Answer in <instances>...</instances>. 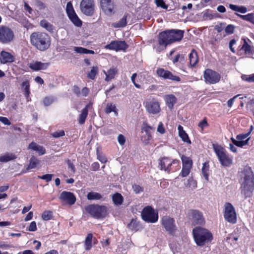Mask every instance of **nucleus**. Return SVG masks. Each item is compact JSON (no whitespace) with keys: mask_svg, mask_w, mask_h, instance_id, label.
<instances>
[{"mask_svg":"<svg viewBox=\"0 0 254 254\" xmlns=\"http://www.w3.org/2000/svg\"><path fill=\"white\" fill-rule=\"evenodd\" d=\"M31 44L37 50L44 51L47 50L51 45V38L46 33L35 32L30 35Z\"/></svg>","mask_w":254,"mask_h":254,"instance_id":"f257e3e1","label":"nucleus"},{"mask_svg":"<svg viewBox=\"0 0 254 254\" xmlns=\"http://www.w3.org/2000/svg\"><path fill=\"white\" fill-rule=\"evenodd\" d=\"M242 191L246 196H250L254 188V175L250 167L246 168L241 179Z\"/></svg>","mask_w":254,"mask_h":254,"instance_id":"f03ea898","label":"nucleus"},{"mask_svg":"<svg viewBox=\"0 0 254 254\" xmlns=\"http://www.w3.org/2000/svg\"><path fill=\"white\" fill-rule=\"evenodd\" d=\"M192 234L194 241L198 246H203L213 239L212 233L202 227H195L192 230Z\"/></svg>","mask_w":254,"mask_h":254,"instance_id":"7ed1b4c3","label":"nucleus"},{"mask_svg":"<svg viewBox=\"0 0 254 254\" xmlns=\"http://www.w3.org/2000/svg\"><path fill=\"white\" fill-rule=\"evenodd\" d=\"M84 209L91 216L97 219H104L109 214L108 208L103 205L89 204L85 206Z\"/></svg>","mask_w":254,"mask_h":254,"instance_id":"20e7f679","label":"nucleus"},{"mask_svg":"<svg viewBox=\"0 0 254 254\" xmlns=\"http://www.w3.org/2000/svg\"><path fill=\"white\" fill-rule=\"evenodd\" d=\"M213 148L222 165L229 166L232 161L226 153L225 150L220 145H213Z\"/></svg>","mask_w":254,"mask_h":254,"instance_id":"39448f33","label":"nucleus"},{"mask_svg":"<svg viewBox=\"0 0 254 254\" xmlns=\"http://www.w3.org/2000/svg\"><path fill=\"white\" fill-rule=\"evenodd\" d=\"M14 38V33L11 29L5 26L0 27V42L8 44L11 42Z\"/></svg>","mask_w":254,"mask_h":254,"instance_id":"423d86ee","label":"nucleus"},{"mask_svg":"<svg viewBox=\"0 0 254 254\" xmlns=\"http://www.w3.org/2000/svg\"><path fill=\"white\" fill-rule=\"evenodd\" d=\"M188 217L193 225H202L205 223L202 214L197 210H189Z\"/></svg>","mask_w":254,"mask_h":254,"instance_id":"0eeeda50","label":"nucleus"},{"mask_svg":"<svg viewBox=\"0 0 254 254\" xmlns=\"http://www.w3.org/2000/svg\"><path fill=\"white\" fill-rule=\"evenodd\" d=\"M141 217L143 220L149 223H154L158 220V214L155 213L154 210L150 206H147L143 208Z\"/></svg>","mask_w":254,"mask_h":254,"instance_id":"6e6552de","label":"nucleus"},{"mask_svg":"<svg viewBox=\"0 0 254 254\" xmlns=\"http://www.w3.org/2000/svg\"><path fill=\"white\" fill-rule=\"evenodd\" d=\"M225 211L224 216L228 222L234 224L237 221L236 213L233 206L229 202L225 203L224 205Z\"/></svg>","mask_w":254,"mask_h":254,"instance_id":"1a4fd4ad","label":"nucleus"},{"mask_svg":"<svg viewBox=\"0 0 254 254\" xmlns=\"http://www.w3.org/2000/svg\"><path fill=\"white\" fill-rule=\"evenodd\" d=\"M80 10L81 12L87 16H91L95 10L94 0H82L80 2Z\"/></svg>","mask_w":254,"mask_h":254,"instance_id":"9d476101","label":"nucleus"},{"mask_svg":"<svg viewBox=\"0 0 254 254\" xmlns=\"http://www.w3.org/2000/svg\"><path fill=\"white\" fill-rule=\"evenodd\" d=\"M205 81L210 84L218 82L220 79V75L217 72L210 69H206L204 72Z\"/></svg>","mask_w":254,"mask_h":254,"instance_id":"9b49d317","label":"nucleus"},{"mask_svg":"<svg viewBox=\"0 0 254 254\" xmlns=\"http://www.w3.org/2000/svg\"><path fill=\"white\" fill-rule=\"evenodd\" d=\"M59 199L63 203L69 205L74 204L76 200L75 196L72 192L67 191H63L60 194Z\"/></svg>","mask_w":254,"mask_h":254,"instance_id":"f8f14e48","label":"nucleus"},{"mask_svg":"<svg viewBox=\"0 0 254 254\" xmlns=\"http://www.w3.org/2000/svg\"><path fill=\"white\" fill-rule=\"evenodd\" d=\"M100 5L106 14L111 15L115 13V5L112 0H100Z\"/></svg>","mask_w":254,"mask_h":254,"instance_id":"ddd939ff","label":"nucleus"},{"mask_svg":"<svg viewBox=\"0 0 254 254\" xmlns=\"http://www.w3.org/2000/svg\"><path fill=\"white\" fill-rule=\"evenodd\" d=\"M127 48L128 45L124 41H113L105 46L106 49L114 50L116 51H125Z\"/></svg>","mask_w":254,"mask_h":254,"instance_id":"4468645a","label":"nucleus"},{"mask_svg":"<svg viewBox=\"0 0 254 254\" xmlns=\"http://www.w3.org/2000/svg\"><path fill=\"white\" fill-rule=\"evenodd\" d=\"M145 104L146 110L149 113L156 114L160 112V104L156 100L153 99L146 102Z\"/></svg>","mask_w":254,"mask_h":254,"instance_id":"2eb2a0df","label":"nucleus"},{"mask_svg":"<svg viewBox=\"0 0 254 254\" xmlns=\"http://www.w3.org/2000/svg\"><path fill=\"white\" fill-rule=\"evenodd\" d=\"M162 225L166 230L172 234L176 230L174 219L169 216H164L162 218Z\"/></svg>","mask_w":254,"mask_h":254,"instance_id":"dca6fc26","label":"nucleus"},{"mask_svg":"<svg viewBox=\"0 0 254 254\" xmlns=\"http://www.w3.org/2000/svg\"><path fill=\"white\" fill-rule=\"evenodd\" d=\"M157 74L165 79H170L174 81H180L181 79L179 76L174 75L169 71L159 68L156 71Z\"/></svg>","mask_w":254,"mask_h":254,"instance_id":"f3484780","label":"nucleus"},{"mask_svg":"<svg viewBox=\"0 0 254 254\" xmlns=\"http://www.w3.org/2000/svg\"><path fill=\"white\" fill-rule=\"evenodd\" d=\"M158 39V44L160 45L164 46L165 47L168 45L172 43L169 30L160 33L159 35Z\"/></svg>","mask_w":254,"mask_h":254,"instance_id":"a211bd4d","label":"nucleus"},{"mask_svg":"<svg viewBox=\"0 0 254 254\" xmlns=\"http://www.w3.org/2000/svg\"><path fill=\"white\" fill-rule=\"evenodd\" d=\"M172 43L176 41H180L183 37L184 31L178 29L169 30Z\"/></svg>","mask_w":254,"mask_h":254,"instance_id":"6ab92c4d","label":"nucleus"},{"mask_svg":"<svg viewBox=\"0 0 254 254\" xmlns=\"http://www.w3.org/2000/svg\"><path fill=\"white\" fill-rule=\"evenodd\" d=\"M49 65V63H42L38 61H33L30 64L29 67L33 70L37 71L46 69Z\"/></svg>","mask_w":254,"mask_h":254,"instance_id":"aec40b11","label":"nucleus"},{"mask_svg":"<svg viewBox=\"0 0 254 254\" xmlns=\"http://www.w3.org/2000/svg\"><path fill=\"white\" fill-rule=\"evenodd\" d=\"M0 61L2 64L11 63L13 61V57L8 52L2 51L0 54Z\"/></svg>","mask_w":254,"mask_h":254,"instance_id":"412c9836","label":"nucleus"},{"mask_svg":"<svg viewBox=\"0 0 254 254\" xmlns=\"http://www.w3.org/2000/svg\"><path fill=\"white\" fill-rule=\"evenodd\" d=\"M28 148L37 151L40 155H43L46 153V150L43 146L39 145L34 142H31L29 145Z\"/></svg>","mask_w":254,"mask_h":254,"instance_id":"4be33fe9","label":"nucleus"},{"mask_svg":"<svg viewBox=\"0 0 254 254\" xmlns=\"http://www.w3.org/2000/svg\"><path fill=\"white\" fill-rule=\"evenodd\" d=\"M161 170L169 171V167L172 165V162L171 160L168 158H162L159 163Z\"/></svg>","mask_w":254,"mask_h":254,"instance_id":"5701e85b","label":"nucleus"},{"mask_svg":"<svg viewBox=\"0 0 254 254\" xmlns=\"http://www.w3.org/2000/svg\"><path fill=\"white\" fill-rule=\"evenodd\" d=\"M104 73L106 75L105 80L109 81L114 78L115 75L118 73V69L116 67H112L107 72L104 71Z\"/></svg>","mask_w":254,"mask_h":254,"instance_id":"b1692460","label":"nucleus"},{"mask_svg":"<svg viewBox=\"0 0 254 254\" xmlns=\"http://www.w3.org/2000/svg\"><path fill=\"white\" fill-rule=\"evenodd\" d=\"M190 63L191 66H194L198 61V55L196 51L192 49L189 55Z\"/></svg>","mask_w":254,"mask_h":254,"instance_id":"393cba45","label":"nucleus"},{"mask_svg":"<svg viewBox=\"0 0 254 254\" xmlns=\"http://www.w3.org/2000/svg\"><path fill=\"white\" fill-rule=\"evenodd\" d=\"M90 106V105L88 104L83 109H82L81 113L80 114L79 117L78 122L80 124L82 125L85 123L88 113V108Z\"/></svg>","mask_w":254,"mask_h":254,"instance_id":"a878e982","label":"nucleus"},{"mask_svg":"<svg viewBox=\"0 0 254 254\" xmlns=\"http://www.w3.org/2000/svg\"><path fill=\"white\" fill-rule=\"evenodd\" d=\"M165 100L169 108L172 109L174 104L176 103L177 98L174 95L170 94L165 96Z\"/></svg>","mask_w":254,"mask_h":254,"instance_id":"bb28decb","label":"nucleus"},{"mask_svg":"<svg viewBox=\"0 0 254 254\" xmlns=\"http://www.w3.org/2000/svg\"><path fill=\"white\" fill-rule=\"evenodd\" d=\"M87 198L88 200H101L103 198L102 195L96 192H89L87 194Z\"/></svg>","mask_w":254,"mask_h":254,"instance_id":"cd10ccee","label":"nucleus"},{"mask_svg":"<svg viewBox=\"0 0 254 254\" xmlns=\"http://www.w3.org/2000/svg\"><path fill=\"white\" fill-rule=\"evenodd\" d=\"M16 156L12 153H6L4 155L0 156V162H7L8 161L14 160Z\"/></svg>","mask_w":254,"mask_h":254,"instance_id":"c85d7f7f","label":"nucleus"},{"mask_svg":"<svg viewBox=\"0 0 254 254\" xmlns=\"http://www.w3.org/2000/svg\"><path fill=\"white\" fill-rule=\"evenodd\" d=\"M105 112L106 114H109L113 112L116 116L118 115V111L116 109V105L111 103H108L105 109Z\"/></svg>","mask_w":254,"mask_h":254,"instance_id":"c756f323","label":"nucleus"},{"mask_svg":"<svg viewBox=\"0 0 254 254\" xmlns=\"http://www.w3.org/2000/svg\"><path fill=\"white\" fill-rule=\"evenodd\" d=\"M68 17L75 26L80 27L82 25V21L78 18L75 12L69 15Z\"/></svg>","mask_w":254,"mask_h":254,"instance_id":"7c9ffc66","label":"nucleus"},{"mask_svg":"<svg viewBox=\"0 0 254 254\" xmlns=\"http://www.w3.org/2000/svg\"><path fill=\"white\" fill-rule=\"evenodd\" d=\"M229 7L231 9L235 11H238L242 13H245L247 11V7L244 6H239L237 5L230 4Z\"/></svg>","mask_w":254,"mask_h":254,"instance_id":"2f4dec72","label":"nucleus"},{"mask_svg":"<svg viewBox=\"0 0 254 254\" xmlns=\"http://www.w3.org/2000/svg\"><path fill=\"white\" fill-rule=\"evenodd\" d=\"M181 159L183 163V167L191 168L192 161L189 157L183 155L181 157Z\"/></svg>","mask_w":254,"mask_h":254,"instance_id":"473e14b6","label":"nucleus"},{"mask_svg":"<svg viewBox=\"0 0 254 254\" xmlns=\"http://www.w3.org/2000/svg\"><path fill=\"white\" fill-rule=\"evenodd\" d=\"M93 239V235L89 233L87 235L85 241V248L87 251L90 250L92 248V240Z\"/></svg>","mask_w":254,"mask_h":254,"instance_id":"72a5a7b5","label":"nucleus"},{"mask_svg":"<svg viewBox=\"0 0 254 254\" xmlns=\"http://www.w3.org/2000/svg\"><path fill=\"white\" fill-rule=\"evenodd\" d=\"M40 161L38 160L35 157L32 156L29 161V164L28 165L27 170L34 169L40 163Z\"/></svg>","mask_w":254,"mask_h":254,"instance_id":"f704fd0d","label":"nucleus"},{"mask_svg":"<svg viewBox=\"0 0 254 254\" xmlns=\"http://www.w3.org/2000/svg\"><path fill=\"white\" fill-rule=\"evenodd\" d=\"M112 199L114 203L117 205L122 204L123 201V197L120 193L118 192L113 195Z\"/></svg>","mask_w":254,"mask_h":254,"instance_id":"c9c22d12","label":"nucleus"},{"mask_svg":"<svg viewBox=\"0 0 254 254\" xmlns=\"http://www.w3.org/2000/svg\"><path fill=\"white\" fill-rule=\"evenodd\" d=\"M231 140H232L233 143L235 145L238 147H242L243 146L248 144L250 138H247L246 140H236L233 137H231Z\"/></svg>","mask_w":254,"mask_h":254,"instance_id":"e433bc0d","label":"nucleus"},{"mask_svg":"<svg viewBox=\"0 0 254 254\" xmlns=\"http://www.w3.org/2000/svg\"><path fill=\"white\" fill-rule=\"evenodd\" d=\"M241 19L254 23V13H249L247 15H241L240 14H236Z\"/></svg>","mask_w":254,"mask_h":254,"instance_id":"4c0bfd02","label":"nucleus"},{"mask_svg":"<svg viewBox=\"0 0 254 254\" xmlns=\"http://www.w3.org/2000/svg\"><path fill=\"white\" fill-rule=\"evenodd\" d=\"M40 24L41 26L45 28L46 30L50 32H52L53 30V25L46 20H41L40 21Z\"/></svg>","mask_w":254,"mask_h":254,"instance_id":"58836bf2","label":"nucleus"},{"mask_svg":"<svg viewBox=\"0 0 254 254\" xmlns=\"http://www.w3.org/2000/svg\"><path fill=\"white\" fill-rule=\"evenodd\" d=\"M127 25V16L124 17L118 22L114 24V27L115 28L124 27Z\"/></svg>","mask_w":254,"mask_h":254,"instance_id":"ea45409f","label":"nucleus"},{"mask_svg":"<svg viewBox=\"0 0 254 254\" xmlns=\"http://www.w3.org/2000/svg\"><path fill=\"white\" fill-rule=\"evenodd\" d=\"M98 67L93 66L90 71L88 74V77L91 79H94L98 72Z\"/></svg>","mask_w":254,"mask_h":254,"instance_id":"a19ab883","label":"nucleus"},{"mask_svg":"<svg viewBox=\"0 0 254 254\" xmlns=\"http://www.w3.org/2000/svg\"><path fill=\"white\" fill-rule=\"evenodd\" d=\"M151 137V135L149 132H147L141 136V140L145 144H147L149 143Z\"/></svg>","mask_w":254,"mask_h":254,"instance_id":"79ce46f5","label":"nucleus"},{"mask_svg":"<svg viewBox=\"0 0 254 254\" xmlns=\"http://www.w3.org/2000/svg\"><path fill=\"white\" fill-rule=\"evenodd\" d=\"M207 171H208V164L207 163H204L203 164V167L202 168V173L205 179L207 181L208 180V174L207 173Z\"/></svg>","mask_w":254,"mask_h":254,"instance_id":"37998d69","label":"nucleus"},{"mask_svg":"<svg viewBox=\"0 0 254 254\" xmlns=\"http://www.w3.org/2000/svg\"><path fill=\"white\" fill-rule=\"evenodd\" d=\"M180 137L182 139V140L187 143H188L189 144L191 143V141L190 139H189V137L188 135V134L186 133V132L185 131H183V132L180 133L179 134Z\"/></svg>","mask_w":254,"mask_h":254,"instance_id":"c03bdc74","label":"nucleus"},{"mask_svg":"<svg viewBox=\"0 0 254 254\" xmlns=\"http://www.w3.org/2000/svg\"><path fill=\"white\" fill-rule=\"evenodd\" d=\"M66 10L68 16L75 13L72 5L70 2L67 3Z\"/></svg>","mask_w":254,"mask_h":254,"instance_id":"a18cd8bd","label":"nucleus"},{"mask_svg":"<svg viewBox=\"0 0 254 254\" xmlns=\"http://www.w3.org/2000/svg\"><path fill=\"white\" fill-rule=\"evenodd\" d=\"M55 101V99L53 97H46L44 100V104L46 106H48L52 104Z\"/></svg>","mask_w":254,"mask_h":254,"instance_id":"49530a36","label":"nucleus"},{"mask_svg":"<svg viewBox=\"0 0 254 254\" xmlns=\"http://www.w3.org/2000/svg\"><path fill=\"white\" fill-rule=\"evenodd\" d=\"M52 212L51 211H44L42 215V218L44 220H49L51 219Z\"/></svg>","mask_w":254,"mask_h":254,"instance_id":"de8ad7c7","label":"nucleus"},{"mask_svg":"<svg viewBox=\"0 0 254 254\" xmlns=\"http://www.w3.org/2000/svg\"><path fill=\"white\" fill-rule=\"evenodd\" d=\"M241 77L243 80L247 81L250 82H254V74L249 76L243 75Z\"/></svg>","mask_w":254,"mask_h":254,"instance_id":"09e8293b","label":"nucleus"},{"mask_svg":"<svg viewBox=\"0 0 254 254\" xmlns=\"http://www.w3.org/2000/svg\"><path fill=\"white\" fill-rule=\"evenodd\" d=\"M155 2L157 6L161 7L165 9L168 8V5L165 3L163 0H155Z\"/></svg>","mask_w":254,"mask_h":254,"instance_id":"8fccbe9b","label":"nucleus"},{"mask_svg":"<svg viewBox=\"0 0 254 254\" xmlns=\"http://www.w3.org/2000/svg\"><path fill=\"white\" fill-rule=\"evenodd\" d=\"M35 5L39 10L44 9L46 7L45 4L43 2L39 0H35Z\"/></svg>","mask_w":254,"mask_h":254,"instance_id":"3c124183","label":"nucleus"},{"mask_svg":"<svg viewBox=\"0 0 254 254\" xmlns=\"http://www.w3.org/2000/svg\"><path fill=\"white\" fill-rule=\"evenodd\" d=\"M64 131L63 130H61L58 131H55L51 134V135L55 138H59L60 137L63 136L64 135Z\"/></svg>","mask_w":254,"mask_h":254,"instance_id":"603ef678","label":"nucleus"},{"mask_svg":"<svg viewBox=\"0 0 254 254\" xmlns=\"http://www.w3.org/2000/svg\"><path fill=\"white\" fill-rule=\"evenodd\" d=\"M190 169L191 168L183 167L181 172L182 176L183 177L187 176L190 172Z\"/></svg>","mask_w":254,"mask_h":254,"instance_id":"864d4df0","label":"nucleus"},{"mask_svg":"<svg viewBox=\"0 0 254 254\" xmlns=\"http://www.w3.org/2000/svg\"><path fill=\"white\" fill-rule=\"evenodd\" d=\"M53 176V174H46L43 175L42 176H38L39 178H40L43 180H46L47 182H50L52 180V177Z\"/></svg>","mask_w":254,"mask_h":254,"instance_id":"5fc2aeb1","label":"nucleus"},{"mask_svg":"<svg viewBox=\"0 0 254 254\" xmlns=\"http://www.w3.org/2000/svg\"><path fill=\"white\" fill-rule=\"evenodd\" d=\"M132 189L136 193H138L143 190V188L137 185H133L132 186Z\"/></svg>","mask_w":254,"mask_h":254,"instance_id":"6e6d98bb","label":"nucleus"},{"mask_svg":"<svg viewBox=\"0 0 254 254\" xmlns=\"http://www.w3.org/2000/svg\"><path fill=\"white\" fill-rule=\"evenodd\" d=\"M235 26L232 25H228L225 28V32L227 34H232L234 33Z\"/></svg>","mask_w":254,"mask_h":254,"instance_id":"4d7b16f0","label":"nucleus"},{"mask_svg":"<svg viewBox=\"0 0 254 254\" xmlns=\"http://www.w3.org/2000/svg\"><path fill=\"white\" fill-rule=\"evenodd\" d=\"M28 230V231H32V232H34V231H36L37 226H36V223L35 221H32L30 223Z\"/></svg>","mask_w":254,"mask_h":254,"instance_id":"13d9d810","label":"nucleus"},{"mask_svg":"<svg viewBox=\"0 0 254 254\" xmlns=\"http://www.w3.org/2000/svg\"><path fill=\"white\" fill-rule=\"evenodd\" d=\"M250 134V132H248L246 134H240L237 135L236 138L237 140H244V139L246 138Z\"/></svg>","mask_w":254,"mask_h":254,"instance_id":"bf43d9fd","label":"nucleus"},{"mask_svg":"<svg viewBox=\"0 0 254 254\" xmlns=\"http://www.w3.org/2000/svg\"><path fill=\"white\" fill-rule=\"evenodd\" d=\"M242 49L245 51V53L247 54L251 55L252 54L251 46L246 47V45H243Z\"/></svg>","mask_w":254,"mask_h":254,"instance_id":"052dcab7","label":"nucleus"},{"mask_svg":"<svg viewBox=\"0 0 254 254\" xmlns=\"http://www.w3.org/2000/svg\"><path fill=\"white\" fill-rule=\"evenodd\" d=\"M118 140L119 142V143L121 145H124L126 141V139L124 136L122 134H119L118 136Z\"/></svg>","mask_w":254,"mask_h":254,"instance_id":"680f3d73","label":"nucleus"},{"mask_svg":"<svg viewBox=\"0 0 254 254\" xmlns=\"http://www.w3.org/2000/svg\"><path fill=\"white\" fill-rule=\"evenodd\" d=\"M0 121L5 125L9 126L11 125L10 122L6 117H0Z\"/></svg>","mask_w":254,"mask_h":254,"instance_id":"e2e57ef3","label":"nucleus"},{"mask_svg":"<svg viewBox=\"0 0 254 254\" xmlns=\"http://www.w3.org/2000/svg\"><path fill=\"white\" fill-rule=\"evenodd\" d=\"M157 131L161 134H163L165 132V129L164 128L163 125L161 122H160L158 125L157 127Z\"/></svg>","mask_w":254,"mask_h":254,"instance_id":"0e129e2a","label":"nucleus"},{"mask_svg":"<svg viewBox=\"0 0 254 254\" xmlns=\"http://www.w3.org/2000/svg\"><path fill=\"white\" fill-rule=\"evenodd\" d=\"M198 126L201 128L202 130H203L204 127L208 126L206 119L205 118L201 122H200L198 124Z\"/></svg>","mask_w":254,"mask_h":254,"instance_id":"69168bd1","label":"nucleus"},{"mask_svg":"<svg viewBox=\"0 0 254 254\" xmlns=\"http://www.w3.org/2000/svg\"><path fill=\"white\" fill-rule=\"evenodd\" d=\"M136 76H137L136 73H133V74L132 75L131 77V81H132V83H133V84L134 85V86H135L136 88H140V85H139V84H138L136 83H135V77H136Z\"/></svg>","mask_w":254,"mask_h":254,"instance_id":"338daca9","label":"nucleus"},{"mask_svg":"<svg viewBox=\"0 0 254 254\" xmlns=\"http://www.w3.org/2000/svg\"><path fill=\"white\" fill-rule=\"evenodd\" d=\"M67 163L68 166V168L71 169L72 172L74 173L75 171V168L73 164L69 160H67Z\"/></svg>","mask_w":254,"mask_h":254,"instance_id":"774afa93","label":"nucleus"}]
</instances>
